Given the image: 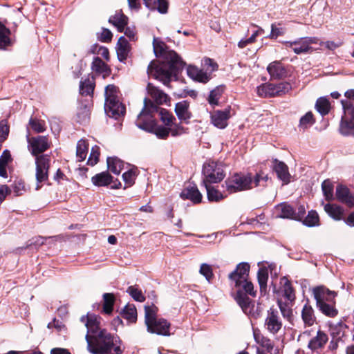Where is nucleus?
<instances>
[{
  "instance_id": "nucleus-1",
  "label": "nucleus",
  "mask_w": 354,
  "mask_h": 354,
  "mask_svg": "<svg viewBox=\"0 0 354 354\" xmlns=\"http://www.w3.org/2000/svg\"><path fill=\"white\" fill-rule=\"evenodd\" d=\"M153 47L155 56L156 57H162L167 62V67L156 64L154 61H151L147 67V73L152 75L154 79L159 80L168 87H170V83L174 79L177 81L178 75L183 71L186 63L181 57L174 50L163 41H158L156 38L153 39Z\"/></svg>"
},
{
  "instance_id": "nucleus-2",
  "label": "nucleus",
  "mask_w": 354,
  "mask_h": 354,
  "mask_svg": "<svg viewBox=\"0 0 354 354\" xmlns=\"http://www.w3.org/2000/svg\"><path fill=\"white\" fill-rule=\"evenodd\" d=\"M250 266L247 263H241L232 272L229 278L238 288L236 300L245 313L250 309V299L247 294L254 297L255 292L251 281H248Z\"/></svg>"
},
{
  "instance_id": "nucleus-3",
  "label": "nucleus",
  "mask_w": 354,
  "mask_h": 354,
  "mask_svg": "<svg viewBox=\"0 0 354 354\" xmlns=\"http://www.w3.org/2000/svg\"><path fill=\"white\" fill-rule=\"evenodd\" d=\"M87 348L93 354H109L114 348L115 354H121V340L119 337L111 335L105 329L99 331L93 338L88 334L86 335Z\"/></svg>"
},
{
  "instance_id": "nucleus-4",
  "label": "nucleus",
  "mask_w": 354,
  "mask_h": 354,
  "mask_svg": "<svg viewBox=\"0 0 354 354\" xmlns=\"http://www.w3.org/2000/svg\"><path fill=\"white\" fill-rule=\"evenodd\" d=\"M313 294L316 301V307L323 315L330 318H334L338 315L335 299L337 295L336 292L324 286H319L313 289Z\"/></svg>"
},
{
  "instance_id": "nucleus-5",
  "label": "nucleus",
  "mask_w": 354,
  "mask_h": 354,
  "mask_svg": "<svg viewBox=\"0 0 354 354\" xmlns=\"http://www.w3.org/2000/svg\"><path fill=\"white\" fill-rule=\"evenodd\" d=\"M261 179L264 180L266 177L260 173L256 174L254 180L251 174L235 173L225 180V185L227 191L232 194L251 188L253 183L257 186Z\"/></svg>"
},
{
  "instance_id": "nucleus-6",
  "label": "nucleus",
  "mask_w": 354,
  "mask_h": 354,
  "mask_svg": "<svg viewBox=\"0 0 354 354\" xmlns=\"http://www.w3.org/2000/svg\"><path fill=\"white\" fill-rule=\"evenodd\" d=\"M202 174L205 176L203 183H216L221 182L225 177L221 165L214 161H210L203 165Z\"/></svg>"
},
{
  "instance_id": "nucleus-7",
  "label": "nucleus",
  "mask_w": 354,
  "mask_h": 354,
  "mask_svg": "<svg viewBox=\"0 0 354 354\" xmlns=\"http://www.w3.org/2000/svg\"><path fill=\"white\" fill-rule=\"evenodd\" d=\"M50 156L41 155L35 158L36 165V190L41 189V183H46L48 180V171L50 169Z\"/></svg>"
},
{
  "instance_id": "nucleus-8",
  "label": "nucleus",
  "mask_w": 354,
  "mask_h": 354,
  "mask_svg": "<svg viewBox=\"0 0 354 354\" xmlns=\"http://www.w3.org/2000/svg\"><path fill=\"white\" fill-rule=\"evenodd\" d=\"M28 142V148L31 154L37 158L50 148V144L46 136H38L36 137H30L29 133L26 136Z\"/></svg>"
},
{
  "instance_id": "nucleus-9",
  "label": "nucleus",
  "mask_w": 354,
  "mask_h": 354,
  "mask_svg": "<svg viewBox=\"0 0 354 354\" xmlns=\"http://www.w3.org/2000/svg\"><path fill=\"white\" fill-rule=\"evenodd\" d=\"M104 111L109 117L119 120L124 115L126 108L118 99H112L109 102H105Z\"/></svg>"
},
{
  "instance_id": "nucleus-10",
  "label": "nucleus",
  "mask_w": 354,
  "mask_h": 354,
  "mask_svg": "<svg viewBox=\"0 0 354 354\" xmlns=\"http://www.w3.org/2000/svg\"><path fill=\"white\" fill-rule=\"evenodd\" d=\"M270 167L277 178L282 181L283 185H288L290 182L291 175L287 165L277 158H273Z\"/></svg>"
},
{
  "instance_id": "nucleus-11",
  "label": "nucleus",
  "mask_w": 354,
  "mask_h": 354,
  "mask_svg": "<svg viewBox=\"0 0 354 354\" xmlns=\"http://www.w3.org/2000/svg\"><path fill=\"white\" fill-rule=\"evenodd\" d=\"M86 236V234H79L77 235L73 236L71 237V239H71V238L68 236H64L62 235L49 236V237H46V236L44 237V236H39L33 237L32 239H30L29 241H30L29 243L43 244V243H45V242L48 239H50L52 242H59V243L67 242V241L75 242L76 240H78L79 241H84Z\"/></svg>"
},
{
  "instance_id": "nucleus-12",
  "label": "nucleus",
  "mask_w": 354,
  "mask_h": 354,
  "mask_svg": "<svg viewBox=\"0 0 354 354\" xmlns=\"http://www.w3.org/2000/svg\"><path fill=\"white\" fill-rule=\"evenodd\" d=\"M345 204L349 208H354V196L344 185L339 184L336 187L335 200Z\"/></svg>"
},
{
  "instance_id": "nucleus-13",
  "label": "nucleus",
  "mask_w": 354,
  "mask_h": 354,
  "mask_svg": "<svg viewBox=\"0 0 354 354\" xmlns=\"http://www.w3.org/2000/svg\"><path fill=\"white\" fill-rule=\"evenodd\" d=\"M230 106L224 110L214 111L211 115L212 123L219 129H225L227 126V120L230 118Z\"/></svg>"
},
{
  "instance_id": "nucleus-14",
  "label": "nucleus",
  "mask_w": 354,
  "mask_h": 354,
  "mask_svg": "<svg viewBox=\"0 0 354 354\" xmlns=\"http://www.w3.org/2000/svg\"><path fill=\"white\" fill-rule=\"evenodd\" d=\"M291 90L292 86L288 82H281L278 84L267 82V97L282 96Z\"/></svg>"
},
{
  "instance_id": "nucleus-15",
  "label": "nucleus",
  "mask_w": 354,
  "mask_h": 354,
  "mask_svg": "<svg viewBox=\"0 0 354 354\" xmlns=\"http://www.w3.org/2000/svg\"><path fill=\"white\" fill-rule=\"evenodd\" d=\"M175 113L178 118L185 124H189V120L192 118V113L189 111V102L183 100L176 104Z\"/></svg>"
},
{
  "instance_id": "nucleus-16",
  "label": "nucleus",
  "mask_w": 354,
  "mask_h": 354,
  "mask_svg": "<svg viewBox=\"0 0 354 354\" xmlns=\"http://www.w3.org/2000/svg\"><path fill=\"white\" fill-rule=\"evenodd\" d=\"M180 196L183 200H190L194 204L200 203L202 201L203 198L201 193L199 192L195 184L192 186L189 185L184 188L181 192Z\"/></svg>"
},
{
  "instance_id": "nucleus-17",
  "label": "nucleus",
  "mask_w": 354,
  "mask_h": 354,
  "mask_svg": "<svg viewBox=\"0 0 354 354\" xmlns=\"http://www.w3.org/2000/svg\"><path fill=\"white\" fill-rule=\"evenodd\" d=\"M282 326V323L278 316V311L272 308L268 311L267 329L272 333H277Z\"/></svg>"
},
{
  "instance_id": "nucleus-18",
  "label": "nucleus",
  "mask_w": 354,
  "mask_h": 354,
  "mask_svg": "<svg viewBox=\"0 0 354 354\" xmlns=\"http://www.w3.org/2000/svg\"><path fill=\"white\" fill-rule=\"evenodd\" d=\"M98 319L99 317L95 315H88L86 317L82 316L80 319L81 322L85 324L88 330L87 334H88L91 338L101 330L99 328L100 322Z\"/></svg>"
},
{
  "instance_id": "nucleus-19",
  "label": "nucleus",
  "mask_w": 354,
  "mask_h": 354,
  "mask_svg": "<svg viewBox=\"0 0 354 354\" xmlns=\"http://www.w3.org/2000/svg\"><path fill=\"white\" fill-rule=\"evenodd\" d=\"M338 131L344 137L354 138V120L343 114L341 117Z\"/></svg>"
},
{
  "instance_id": "nucleus-20",
  "label": "nucleus",
  "mask_w": 354,
  "mask_h": 354,
  "mask_svg": "<svg viewBox=\"0 0 354 354\" xmlns=\"http://www.w3.org/2000/svg\"><path fill=\"white\" fill-rule=\"evenodd\" d=\"M147 93L154 100L155 103L158 104H166L170 101L169 97L158 87L155 86L152 83L149 82L147 86Z\"/></svg>"
},
{
  "instance_id": "nucleus-21",
  "label": "nucleus",
  "mask_w": 354,
  "mask_h": 354,
  "mask_svg": "<svg viewBox=\"0 0 354 354\" xmlns=\"http://www.w3.org/2000/svg\"><path fill=\"white\" fill-rule=\"evenodd\" d=\"M267 72L272 79H283L287 76V70L280 61L271 62L267 66Z\"/></svg>"
},
{
  "instance_id": "nucleus-22",
  "label": "nucleus",
  "mask_w": 354,
  "mask_h": 354,
  "mask_svg": "<svg viewBox=\"0 0 354 354\" xmlns=\"http://www.w3.org/2000/svg\"><path fill=\"white\" fill-rule=\"evenodd\" d=\"M130 50L131 46L129 41L124 36H121L116 45V53L118 60L120 62H124L129 56Z\"/></svg>"
},
{
  "instance_id": "nucleus-23",
  "label": "nucleus",
  "mask_w": 354,
  "mask_h": 354,
  "mask_svg": "<svg viewBox=\"0 0 354 354\" xmlns=\"http://www.w3.org/2000/svg\"><path fill=\"white\" fill-rule=\"evenodd\" d=\"M283 43L286 46L291 48L293 52L297 55L310 53L315 50L313 47L308 46L306 44L302 38L298 39L294 41H285Z\"/></svg>"
},
{
  "instance_id": "nucleus-24",
  "label": "nucleus",
  "mask_w": 354,
  "mask_h": 354,
  "mask_svg": "<svg viewBox=\"0 0 354 354\" xmlns=\"http://www.w3.org/2000/svg\"><path fill=\"white\" fill-rule=\"evenodd\" d=\"M153 101L145 97L144 100V107L142 111L138 114V117L145 116L149 117L151 118H155L153 114L158 113L159 115L160 110L162 109L159 106Z\"/></svg>"
},
{
  "instance_id": "nucleus-25",
  "label": "nucleus",
  "mask_w": 354,
  "mask_h": 354,
  "mask_svg": "<svg viewBox=\"0 0 354 354\" xmlns=\"http://www.w3.org/2000/svg\"><path fill=\"white\" fill-rule=\"evenodd\" d=\"M170 323L163 318L156 319V323L152 324L151 328H147L148 332L160 335H169Z\"/></svg>"
},
{
  "instance_id": "nucleus-26",
  "label": "nucleus",
  "mask_w": 354,
  "mask_h": 354,
  "mask_svg": "<svg viewBox=\"0 0 354 354\" xmlns=\"http://www.w3.org/2000/svg\"><path fill=\"white\" fill-rule=\"evenodd\" d=\"M328 340V335L322 330H319L317 335L312 338L308 344V348L312 351L323 348Z\"/></svg>"
},
{
  "instance_id": "nucleus-27",
  "label": "nucleus",
  "mask_w": 354,
  "mask_h": 354,
  "mask_svg": "<svg viewBox=\"0 0 354 354\" xmlns=\"http://www.w3.org/2000/svg\"><path fill=\"white\" fill-rule=\"evenodd\" d=\"M187 74L193 80L201 83L205 84L209 80V77L205 72L194 66H187Z\"/></svg>"
},
{
  "instance_id": "nucleus-28",
  "label": "nucleus",
  "mask_w": 354,
  "mask_h": 354,
  "mask_svg": "<svg viewBox=\"0 0 354 354\" xmlns=\"http://www.w3.org/2000/svg\"><path fill=\"white\" fill-rule=\"evenodd\" d=\"M322 204L324 205V210L330 217L335 221H340L343 218L344 209L342 206L330 202L324 204V201Z\"/></svg>"
},
{
  "instance_id": "nucleus-29",
  "label": "nucleus",
  "mask_w": 354,
  "mask_h": 354,
  "mask_svg": "<svg viewBox=\"0 0 354 354\" xmlns=\"http://www.w3.org/2000/svg\"><path fill=\"white\" fill-rule=\"evenodd\" d=\"M91 182L97 187H108L113 182V176L108 171H102L93 176Z\"/></svg>"
},
{
  "instance_id": "nucleus-30",
  "label": "nucleus",
  "mask_w": 354,
  "mask_h": 354,
  "mask_svg": "<svg viewBox=\"0 0 354 354\" xmlns=\"http://www.w3.org/2000/svg\"><path fill=\"white\" fill-rule=\"evenodd\" d=\"M10 35L11 30L0 21V50H6L12 45Z\"/></svg>"
},
{
  "instance_id": "nucleus-31",
  "label": "nucleus",
  "mask_w": 354,
  "mask_h": 354,
  "mask_svg": "<svg viewBox=\"0 0 354 354\" xmlns=\"http://www.w3.org/2000/svg\"><path fill=\"white\" fill-rule=\"evenodd\" d=\"M301 319L306 326H311L316 322V317L313 307L309 304L308 300L301 310Z\"/></svg>"
},
{
  "instance_id": "nucleus-32",
  "label": "nucleus",
  "mask_w": 354,
  "mask_h": 354,
  "mask_svg": "<svg viewBox=\"0 0 354 354\" xmlns=\"http://www.w3.org/2000/svg\"><path fill=\"white\" fill-rule=\"evenodd\" d=\"M91 105L88 102L81 103V105L77 109L76 114V121L80 124H86L90 120Z\"/></svg>"
},
{
  "instance_id": "nucleus-33",
  "label": "nucleus",
  "mask_w": 354,
  "mask_h": 354,
  "mask_svg": "<svg viewBox=\"0 0 354 354\" xmlns=\"http://www.w3.org/2000/svg\"><path fill=\"white\" fill-rule=\"evenodd\" d=\"M156 122V118H151L149 117L145 116H138L136 124L139 129L147 132L151 133L153 131Z\"/></svg>"
},
{
  "instance_id": "nucleus-34",
  "label": "nucleus",
  "mask_w": 354,
  "mask_h": 354,
  "mask_svg": "<svg viewBox=\"0 0 354 354\" xmlns=\"http://www.w3.org/2000/svg\"><path fill=\"white\" fill-rule=\"evenodd\" d=\"M225 86L224 85L217 86L216 88L212 89L207 98V100L209 105L214 107L219 104V100L224 93Z\"/></svg>"
},
{
  "instance_id": "nucleus-35",
  "label": "nucleus",
  "mask_w": 354,
  "mask_h": 354,
  "mask_svg": "<svg viewBox=\"0 0 354 354\" xmlns=\"http://www.w3.org/2000/svg\"><path fill=\"white\" fill-rule=\"evenodd\" d=\"M158 312V308L153 305H147L145 306V324L147 327L149 329L151 328L152 324L156 323V319H158L156 317V314Z\"/></svg>"
},
{
  "instance_id": "nucleus-36",
  "label": "nucleus",
  "mask_w": 354,
  "mask_h": 354,
  "mask_svg": "<svg viewBox=\"0 0 354 354\" xmlns=\"http://www.w3.org/2000/svg\"><path fill=\"white\" fill-rule=\"evenodd\" d=\"M300 222L308 227H317L320 225L319 216L316 210L312 209L308 211V214Z\"/></svg>"
},
{
  "instance_id": "nucleus-37",
  "label": "nucleus",
  "mask_w": 354,
  "mask_h": 354,
  "mask_svg": "<svg viewBox=\"0 0 354 354\" xmlns=\"http://www.w3.org/2000/svg\"><path fill=\"white\" fill-rule=\"evenodd\" d=\"M12 161L10 152L8 149H5L0 156V176L3 178L8 177L7 167L9 163Z\"/></svg>"
},
{
  "instance_id": "nucleus-38",
  "label": "nucleus",
  "mask_w": 354,
  "mask_h": 354,
  "mask_svg": "<svg viewBox=\"0 0 354 354\" xmlns=\"http://www.w3.org/2000/svg\"><path fill=\"white\" fill-rule=\"evenodd\" d=\"M322 191L326 201L328 202L335 201L334 185L330 179H326L322 182Z\"/></svg>"
},
{
  "instance_id": "nucleus-39",
  "label": "nucleus",
  "mask_w": 354,
  "mask_h": 354,
  "mask_svg": "<svg viewBox=\"0 0 354 354\" xmlns=\"http://www.w3.org/2000/svg\"><path fill=\"white\" fill-rule=\"evenodd\" d=\"M211 183L205 182L204 186L207 190V196L209 202H219L225 198V196L214 186L210 185Z\"/></svg>"
},
{
  "instance_id": "nucleus-40",
  "label": "nucleus",
  "mask_w": 354,
  "mask_h": 354,
  "mask_svg": "<svg viewBox=\"0 0 354 354\" xmlns=\"http://www.w3.org/2000/svg\"><path fill=\"white\" fill-rule=\"evenodd\" d=\"M315 108L322 117L326 115L330 111L329 99L325 96L319 97L316 101Z\"/></svg>"
},
{
  "instance_id": "nucleus-41",
  "label": "nucleus",
  "mask_w": 354,
  "mask_h": 354,
  "mask_svg": "<svg viewBox=\"0 0 354 354\" xmlns=\"http://www.w3.org/2000/svg\"><path fill=\"white\" fill-rule=\"evenodd\" d=\"M106 162L109 170L115 175H119L124 168V162L118 157H108Z\"/></svg>"
},
{
  "instance_id": "nucleus-42",
  "label": "nucleus",
  "mask_w": 354,
  "mask_h": 354,
  "mask_svg": "<svg viewBox=\"0 0 354 354\" xmlns=\"http://www.w3.org/2000/svg\"><path fill=\"white\" fill-rule=\"evenodd\" d=\"M280 213L279 217L282 218L295 220V207L286 202H283L279 205Z\"/></svg>"
},
{
  "instance_id": "nucleus-43",
  "label": "nucleus",
  "mask_w": 354,
  "mask_h": 354,
  "mask_svg": "<svg viewBox=\"0 0 354 354\" xmlns=\"http://www.w3.org/2000/svg\"><path fill=\"white\" fill-rule=\"evenodd\" d=\"M283 281L284 284L283 295L288 301H290V304H292L296 299L295 289L286 277H283L281 279V283H282Z\"/></svg>"
},
{
  "instance_id": "nucleus-44",
  "label": "nucleus",
  "mask_w": 354,
  "mask_h": 354,
  "mask_svg": "<svg viewBox=\"0 0 354 354\" xmlns=\"http://www.w3.org/2000/svg\"><path fill=\"white\" fill-rule=\"evenodd\" d=\"M329 327L332 339H335L336 341H340L344 335L343 328H347L348 326L342 323V322H339L335 325L330 324Z\"/></svg>"
},
{
  "instance_id": "nucleus-45",
  "label": "nucleus",
  "mask_w": 354,
  "mask_h": 354,
  "mask_svg": "<svg viewBox=\"0 0 354 354\" xmlns=\"http://www.w3.org/2000/svg\"><path fill=\"white\" fill-rule=\"evenodd\" d=\"M95 88V82L89 79H86L84 81H81L80 84V93L82 95L93 96Z\"/></svg>"
},
{
  "instance_id": "nucleus-46",
  "label": "nucleus",
  "mask_w": 354,
  "mask_h": 354,
  "mask_svg": "<svg viewBox=\"0 0 354 354\" xmlns=\"http://www.w3.org/2000/svg\"><path fill=\"white\" fill-rule=\"evenodd\" d=\"M247 223L252 225L254 230L259 231L264 230L266 224L264 214L262 213L255 217L248 218Z\"/></svg>"
},
{
  "instance_id": "nucleus-47",
  "label": "nucleus",
  "mask_w": 354,
  "mask_h": 354,
  "mask_svg": "<svg viewBox=\"0 0 354 354\" xmlns=\"http://www.w3.org/2000/svg\"><path fill=\"white\" fill-rule=\"evenodd\" d=\"M115 297L113 294L104 293L103 295V312L106 314L111 313Z\"/></svg>"
},
{
  "instance_id": "nucleus-48",
  "label": "nucleus",
  "mask_w": 354,
  "mask_h": 354,
  "mask_svg": "<svg viewBox=\"0 0 354 354\" xmlns=\"http://www.w3.org/2000/svg\"><path fill=\"white\" fill-rule=\"evenodd\" d=\"M88 149V145L85 140H79L77 144L76 155L79 161L85 160Z\"/></svg>"
},
{
  "instance_id": "nucleus-49",
  "label": "nucleus",
  "mask_w": 354,
  "mask_h": 354,
  "mask_svg": "<svg viewBox=\"0 0 354 354\" xmlns=\"http://www.w3.org/2000/svg\"><path fill=\"white\" fill-rule=\"evenodd\" d=\"M277 304L283 317L286 318L289 322H292L293 319L292 310L288 304L283 302L281 299L277 300Z\"/></svg>"
},
{
  "instance_id": "nucleus-50",
  "label": "nucleus",
  "mask_w": 354,
  "mask_h": 354,
  "mask_svg": "<svg viewBox=\"0 0 354 354\" xmlns=\"http://www.w3.org/2000/svg\"><path fill=\"white\" fill-rule=\"evenodd\" d=\"M123 317L131 322L137 319V310L133 304H127L123 310Z\"/></svg>"
},
{
  "instance_id": "nucleus-51",
  "label": "nucleus",
  "mask_w": 354,
  "mask_h": 354,
  "mask_svg": "<svg viewBox=\"0 0 354 354\" xmlns=\"http://www.w3.org/2000/svg\"><path fill=\"white\" fill-rule=\"evenodd\" d=\"M315 122V120L313 113L308 111L300 118L299 127L305 130L314 124Z\"/></svg>"
},
{
  "instance_id": "nucleus-52",
  "label": "nucleus",
  "mask_w": 354,
  "mask_h": 354,
  "mask_svg": "<svg viewBox=\"0 0 354 354\" xmlns=\"http://www.w3.org/2000/svg\"><path fill=\"white\" fill-rule=\"evenodd\" d=\"M158 115L160 120L167 127L171 126L176 121V118L166 109H162Z\"/></svg>"
},
{
  "instance_id": "nucleus-53",
  "label": "nucleus",
  "mask_w": 354,
  "mask_h": 354,
  "mask_svg": "<svg viewBox=\"0 0 354 354\" xmlns=\"http://www.w3.org/2000/svg\"><path fill=\"white\" fill-rule=\"evenodd\" d=\"M258 266H259V269L257 273V278L261 292L266 293V268L263 266V262H259Z\"/></svg>"
},
{
  "instance_id": "nucleus-54",
  "label": "nucleus",
  "mask_w": 354,
  "mask_h": 354,
  "mask_svg": "<svg viewBox=\"0 0 354 354\" xmlns=\"http://www.w3.org/2000/svg\"><path fill=\"white\" fill-rule=\"evenodd\" d=\"M341 104L344 114L349 118L354 120V104L348 100H342Z\"/></svg>"
},
{
  "instance_id": "nucleus-55",
  "label": "nucleus",
  "mask_w": 354,
  "mask_h": 354,
  "mask_svg": "<svg viewBox=\"0 0 354 354\" xmlns=\"http://www.w3.org/2000/svg\"><path fill=\"white\" fill-rule=\"evenodd\" d=\"M170 129L162 125H158L157 121L151 133H154L158 138L166 139L169 134Z\"/></svg>"
},
{
  "instance_id": "nucleus-56",
  "label": "nucleus",
  "mask_w": 354,
  "mask_h": 354,
  "mask_svg": "<svg viewBox=\"0 0 354 354\" xmlns=\"http://www.w3.org/2000/svg\"><path fill=\"white\" fill-rule=\"evenodd\" d=\"M136 168L130 169L122 174V179L128 187L132 186L135 183V179L137 176Z\"/></svg>"
},
{
  "instance_id": "nucleus-57",
  "label": "nucleus",
  "mask_w": 354,
  "mask_h": 354,
  "mask_svg": "<svg viewBox=\"0 0 354 354\" xmlns=\"http://www.w3.org/2000/svg\"><path fill=\"white\" fill-rule=\"evenodd\" d=\"M281 24H272L271 31L269 35H267V38L271 39H276L279 36L283 35L286 32L284 28L280 27Z\"/></svg>"
},
{
  "instance_id": "nucleus-58",
  "label": "nucleus",
  "mask_w": 354,
  "mask_h": 354,
  "mask_svg": "<svg viewBox=\"0 0 354 354\" xmlns=\"http://www.w3.org/2000/svg\"><path fill=\"white\" fill-rule=\"evenodd\" d=\"M127 292L137 301L142 302L145 300V297L142 294L141 290L136 286H129Z\"/></svg>"
},
{
  "instance_id": "nucleus-59",
  "label": "nucleus",
  "mask_w": 354,
  "mask_h": 354,
  "mask_svg": "<svg viewBox=\"0 0 354 354\" xmlns=\"http://www.w3.org/2000/svg\"><path fill=\"white\" fill-rule=\"evenodd\" d=\"M106 67V64L99 57H95L91 64V69L97 74L101 75L102 71Z\"/></svg>"
},
{
  "instance_id": "nucleus-60",
  "label": "nucleus",
  "mask_w": 354,
  "mask_h": 354,
  "mask_svg": "<svg viewBox=\"0 0 354 354\" xmlns=\"http://www.w3.org/2000/svg\"><path fill=\"white\" fill-rule=\"evenodd\" d=\"M118 20L114 21V23H113V25L117 28V30L120 32H124L126 26L128 24L129 19L128 17L124 15L123 13H121L120 15V17H118Z\"/></svg>"
},
{
  "instance_id": "nucleus-61",
  "label": "nucleus",
  "mask_w": 354,
  "mask_h": 354,
  "mask_svg": "<svg viewBox=\"0 0 354 354\" xmlns=\"http://www.w3.org/2000/svg\"><path fill=\"white\" fill-rule=\"evenodd\" d=\"M9 134V127L7 124V121L3 120L0 122V150L2 148L3 142L7 139Z\"/></svg>"
},
{
  "instance_id": "nucleus-62",
  "label": "nucleus",
  "mask_w": 354,
  "mask_h": 354,
  "mask_svg": "<svg viewBox=\"0 0 354 354\" xmlns=\"http://www.w3.org/2000/svg\"><path fill=\"white\" fill-rule=\"evenodd\" d=\"M154 8H149L151 10H158L161 14H165L168 11L169 2L167 0H154Z\"/></svg>"
},
{
  "instance_id": "nucleus-63",
  "label": "nucleus",
  "mask_w": 354,
  "mask_h": 354,
  "mask_svg": "<svg viewBox=\"0 0 354 354\" xmlns=\"http://www.w3.org/2000/svg\"><path fill=\"white\" fill-rule=\"evenodd\" d=\"M29 125L37 133H41L46 130L44 122L36 118H31L29 120Z\"/></svg>"
},
{
  "instance_id": "nucleus-64",
  "label": "nucleus",
  "mask_w": 354,
  "mask_h": 354,
  "mask_svg": "<svg viewBox=\"0 0 354 354\" xmlns=\"http://www.w3.org/2000/svg\"><path fill=\"white\" fill-rule=\"evenodd\" d=\"M118 87L114 84H109L105 88V102H109V100L117 99Z\"/></svg>"
}]
</instances>
